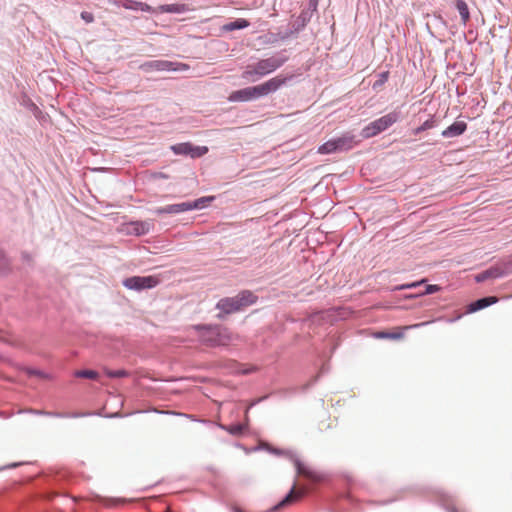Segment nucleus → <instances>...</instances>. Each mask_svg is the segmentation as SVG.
<instances>
[{"instance_id":"nucleus-1","label":"nucleus","mask_w":512,"mask_h":512,"mask_svg":"<svg viewBox=\"0 0 512 512\" xmlns=\"http://www.w3.org/2000/svg\"><path fill=\"white\" fill-rule=\"evenodd\" d=\"M286 60L287 58L285 57H269L260 59L255 63L248 64L244 68L241 77L248 82H255L276 71L286 62Z\"/></svg>"},{"instance_id":"nucleus-2","label":"nucleus","mask_w":512,"mask_h":512,"mask_svg":"<svg viewBox=\"0 0 512 512\" xmlns=\"http://www.w3.org/2000/svg\"><path fill=\"white\" fill-rule=\"evenodd\" d=\"M200 338L209 346H225L233 342L236 337L228 328L215 326L203 329Z\"/></svg>"},{"instance_id":"nucleus-3","label":"nucleus","mask_w":512,"mask_h":512,"mask_svg":"<svg viewBox=\"0 0 512 512\" xmlns=\"http://www.w3.org/2000/svg\"><path fill=\"white\" fill-rule=\"evenodd\" d=\"M398 119L399 115L397 112L388 113L364 127L362 130V136L364 138H371L376 136L397 122Z\"/></svg>"},{"instance_id":"nucleus-4","label":"nucleus","mask_w":512,"mask_h":512,"mask_svg":"<svg viewBox=\"0 0 512 512\" xmlns=\"http://www.w3.org/2000/svg\"><path fill=\"white\" fill-rule=\"evenodd\" d=\"M354 146V137L345 135L336 139H331L318 148L320 154H330L338 151L348 150Z\"/></svg>"},{"instance_id":"nucleus-5","label":"nucleus","mask_w":512,"mask_h":512,"mask_svg":"<svg viewBox=\"0 0 512 512\" xmlns=\"http://www.w3.org/2000/svg\"><path fill=\"white\" fill-rule=\"evenodd\" d=\"M160 283V278L156 275L132 276L123 281V285L132 290H144L156 287Z\"/></svg>"},{"instance_id":"nucleus-6","label":"nucleus","mask_w":512,"mask_h":512,"mask_svg":"<svg viewBox=\"0 0 512 512\" xmlns=\"http://www.w3.org/2000/svg\"><path fill=\"white\" fill-rule=\"evenodd\" d=\"M261 97L259 85H255L232 91L228 96V101L233 103L249 102Z\"/></svg>"},{"instance_id":"nucleus-7","label":"nucleus","mask_w":512,"mask_h":512,"mask_svg":"<svg viewBox=\"0 0 512 512\" xmlns=\"http://www.w3.org/2000/svg\"><path fill=\"white\" fill-rule=\"evenodd\" d=\"M171 150L177 155H189L191 158H199L207 154V146H195L190 142L178 143L171 146Z\"/></svg>"},{"instance_id":"nucleus-8","label":"nucleus","mask_w":512,"mask_h":512,"mask_svg":"<svg viewBox=\"0 0 512 512\" xmlns=\"http://www.w3.org/2000/svg\"><path fill=\"white\" fill-rule=\"evenodd\" d=\"M292 75L290 76H284V75H277L275 77H272L268 79L267 81L258 84L259 89L261 92V96L265 97L271 93L276 92L279 90L282 86H284L290 79H292Z\"/></svg>"},{"instance_id":"nucleus-9","label":"nucleus","mask_w":512,"mask_h":512,"mask_svg":"<svg viewBox=\"0 0 512 512\" xmlns=\"http://www.w3.org/2000/svg\"><path fill=\"white\" fill-rule=\"evenodd\" d=\"M292 75L290 76H284V75H277L275 77H272L268 79L267 81L258 84L259 89L261 92V96L265 97L271 93L276 92L279 90L282 86H284L290 79H292Z\"/></svg>"},{"instance_id":"nucleus-10","label":"nucleus","mask_w":512,"mask_h":512,"mask_svg":"<svg viewBox=\"0 0 512 512\" xmlns=\"http://www.w3.org/2000/svg\"><path fill=\"white\" fill-rule=\"evenodd\" d=\"M146 70H156V71H186L189 69V66L184 63H176L165 60H154L148 63H145L143 66Z\"/></svg>"},{"instance_id":"nucleus-11","label":"nucleus","mask_w":512,"mask_h":512,"mask_svg":"<svg viewBox=\"0 0 512 512\" xmlns=\"http://www.w3.org/2000/svg\"><path fill=\"white\" fill-rule=\"evenodd\" d=\"M427 322L407 325V326H398L395 327L391 332L379 331L374 333V337L377 339H390V340H400L404 337V332L413 328H417L423 325H426Z\"/></svg>"},{"instance_id":"nucleus-12","label":"nucleus","mask_w":512,"mask_h":512,"mask_svg":"<svg viewBox=\"0 0 512 512\" xmlns=\"http://www.w3.org/2000/svg\"><path fill=\"white\" fill-rule=\"evenodd\" d=\"M295 466L297 469V473L311 482L318 483L321 482L324 479L323 474L320 472L312 469L311 467L307 466L306 464L302 463L299 460L295 461Z\"/></svg>"},{"instance_id":"nucleus-13","label":"nucleus","mask_w":512,"mask_h":512,"mask_svg":"<svg viewBox=\"0 0 512 512\" xmlns=\"http://www.w3.org/2000/svg\"><path fill=\"white\" fill-rule=\"evenodd\" d=\"M217 308L223 311L225 314H230L241 310L236 296L221 299L217 303Z\"/></svg>"},{"instance_id":"nucleus-14","label":"nucleus","mask_w":512,"mask_h":512,"mask_svg":"<svg viewBox=\"0 0 512 512\" xmlns=\"http://www.w3.org/2000/svg\"><path fill=\"white\" fill-rule=\"evenodd\" d=\"M467 124L463 121H456L445 130L442 131L444 137H456L465 132Z\"/></svg>"},{"instance_id":"nucleus-15","label":"nucleus","mask_w":512,"mask_h":512,"mask_svg":"<svg viewBox=\"0 0 512 512\" xmlns=\"http://www.w3.org/2000/svg\"><path fill=\"white\" fill-rule=\"evenodd\" d=\"M189 211L188 210V203H178V204H171L167 205L165 207H161L155 210V213L157 214H178L181 212Z\"/></svg>"},{"instance_id":"nucleus-16","label":"nucleus","mask_w":512,"mask_h":512,"mask_svg":"<svg viewBox=\"0 0 512 512\" xmlns=\"http://www.w3.org/2000/svg\"><path fill=\"white\" fill-rule=\"evenodd\" d=\"M497 301L498 298L494 296L478 299L468 306V312L472 313L484 309L492 304H495Z\"/></svg>"},{"instance_id":"nucleus-17","label":"nucleus","mask_w":512,"mask_h":512,"mask_svg":"<svg viewBox=\"0 0 512 512\" xmlns=\"http://www.w3.org/2000/svg\"><path fill=\"white\" fill-rule=\"evenodd\" d=\"M305 494V489L301 488L296 490V484L293 485L291 491L286 495V497L278 504L277 507H284L292 504L293 502L300 499Z\"/></svg>"},{"instance_id":"nucleus-18","label":"nucleus","mask_w":512,"mask_h":512,"mask_svg":"<svg viewBox=\"0 0 512 512\" xmlns=\"http://www.w3.org/2000/svg\"><path fill=\"white\" fill-rule=\"evenodd\" d=\"M187 10H188L187 6L185 4H180V3L160 5L157 8V11L160 13H183Z\"/></svg>"},{"instance_id":"nucleus-19","label":"nucleus","mask_w":512,"mask_h":512,"mask_svg":"<svg viewBox=\"0 0 512 512\" xmlns=\"http://www.w3.org/2000/svg\"><path fill=\"white\" fill-rule=\"evenodd\" d=\"M241 309L256 302V296L250 291H242L236 296Z\"/></svg>"},{"instance_id":"nucleus-20","label":"nucleus","mask_w":512,"mask_h":512,"mask_svg":"<svg viewBox=\"0 0 512 512\" xmlns=\"http://www.w3.org/2000/svg\"><path fill=\"white\" fill-rule=\"evenodd\" d=\"M503 275V271L498 267L490 268L476 276L477 282L485 281L489 278H499Z\"/></svg>"},{"instance_id":"nucleus-21","label":"nucleus","mask_w":512,"mask_h":512,"mask_svg":"<svg viewBox=\"0 0 512 512\" xmlns=\"http://www.w3.org/2000/svg\"><path fill=\"white\" fill-rule=\"evenodd\" d=\"M456 8L461 16L462 23L466 25L470 19V13L466 2L464 0H456Z\"/></svg>"},{"instance_id":"nucleus-22","label":"nucleus","mask_w":512,"mask_h":512,"mask_svg":"<svg viewBox=\"0 0 512 512\" xmlns=\"http://www.w3.org/2000/svg\"><path fill=\"white\" fill-rule=\"evenodd\" d=\"M214 200L213 196L201 197L193 202L188 203V210L202 209L206 207L211 201Z\"/></svg>"},{"instance_id":"nucleus-23","label":"nucleus","mask_w":512,"mask_h":512,"mask_svg":"<svg viewBox=\"0 0 512 512\" xmlns=\"http://www.w3.org/2000/svg\"><path fill=\"white\" fill-rule=\"evenodd\" d=\"M249 26V22L245 19H237L233 22H230L224 25V29L227 31H233L236 29H243Z\"/></svg>"},{"instance_id":"nucleus-24","label":"nucleus","mask_w":512,"mask_h":512,"mask_svg":"<svg viewBox=\"0 0 512 512\" xmlns=\"http://www.w3.org/2000/svg\"><path fill=\"white\" fill-rule=\"evenodd\" d=\"M223 428L232 435H241L245 430V426L243 424H233Z\"/></svg>"},{"instance_id":"nucleus-25","label":"nucleus","mask_w":512,"mask_h":512,"mask_svg":"<svg viewBox=\"0 0 512 512\" xmlns=\"http://www.w3.org/2000/svg\"><path fill=\"white\" fill-rule=\"evenodd\" d=\"M75 376L87 379H97L98 373L94 370H80L75 372Z\"/></svg>"},{"instance_id":"nucleus-26","label":"nucleus","mask_w":512,"mask_h":512,"mask_svg":"<svg viewBox=\"0 0 512 512\" xmlns=\"http://www.w3.org/2000/svg\"><path fill=\"white\" fill-rule=\"evenodd\" d=\"M132 225L134 227V232L137 235L144 234V233H146L149 230V227H148V225L146 223L135 222Z\"/></svg>"},{"instance_id":"nucleus-27","label":"nucleus","mask_w":512,"mask_h":512,"mask_svg":"<svg viewBox=\"0 0 512 512\" xmlns=\"http://www.w3.org/2000/svg\"><path fill=\"white\" fill-rule=\"evenodd\" d=\"M433 127H434V121L426 120L421 126H419L418 128H416L414 130V134H419L420 132L431 129Z\"/></svg>"},{"instance_id":"nucleus-28","label":"nucleus","mask_w":512,"mask_h":512,"mask_svg":"<svg viewBox=\"0 0 512 512\" xmlns=\"http://www.w3.org/2000/svg\"><path fill=\"white\" fill-rule=\"evenodd\" d=\"M389 72H383L379 75V79L373 84V88L381 87L388 80Z\"/></svg>"},{"instance_id":"nucleus-29","label":"nucleus","mask_w":512,"mask_h":512,"mask_svg":"<svg viewBox=\"0 0 512 512\" xmlns=\"http://www.w3.org/2000/svg\"><path fill=\"white\" fill-rule=\"evenodd\" d=\"M107 375L113 378H120L127 375L125 370H117V371H107Z\"/></svg>"},{"instance_id":"nucleus-30","label":"nucleus","mask_w":512,"mask_h":512,"mask_svg":"<svg viewBox=\"0 0 512 512\" xmlns=\"http://www.w3.org/2000/svg\"><path fill=\"white\" fill-rule=\"evenodd\" d=\"M81 18H82L85 22H87V23H91V22H93V20H94V16H93V14H92V13H90V12H86V11H84V12H82V13H81Z\"/></svg>"},{"instance_id":"nucleus-31","label":"nucleus","mask_w":512,"mask_h":512,"mask_svg":"<svg viewBox=\"0 0 512 512\" xmlns=\"http://www.w3.org/2000/svg\"><path fill=\"white\" fill-rule=\"evenodd\" d=\"M440 290V287L438 285H427L426 290L423 294H432L435 292H438Z\"/></svg>"},{"instance_id":"nucleus-32","label":"nucleus","mask_w":512,"mask_h":512,"mask_svg":"<svg viewBox=\"0 0 512 512\" xmlns=\"http://www.w3.org/2000/svg\"><path fill=\"white\" fill-rule=\"evenodd\" d=\"M423 282H425V280H421L419 282H414V283H410V284H403V285L397 287V289L402 290V289L413 288V287H416V286L420 285Z\"/></svg>"},{"instance_id":"nucleus-33","label":"nucleus","mask_w":512,"mask_h":512,"mask_svg":"<svg viewBox=\"0 0 512 512\" xmlns=\"http://www.w3.org/2000/svg\"><path fill=\"white\" fill-rule=\"evenodd\" d=\"M167 512H171V511L168 509Z\"/></svg>"}]
</instances>
